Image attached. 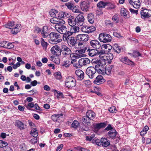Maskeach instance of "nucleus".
<instances>
[{"label": "nucleus", "mask_w": 151, "mask_h": 151, "mask_svg": "<svg viewBox=\"0 0 151 151\" xmlns=\"http://www.w3.org/2000/svg\"><path fill=\"white\" fill-rule=\"evenodd\" d=\"M49 37L50 38L48 40L49 42L51 44H56L62 41V39H59L60 37V34L56 32H52L50 33L49 35Z\"/></svg>", "instance_id": "nucleus-1"}, {"label": "nucleus", "mask_w": 151, "mask_h": 151, "mask_svg": "<svg viewBox=\"0 0 151 151\" xmlns=\"http://www.w3.org/2000/svg\"><path fill=\"white\" fill-rule=\"evenodd\" d=\"M65 23L64 20H61L60 22V23L55 25V27L56 30L60 34L65 33L67 31V29L66 27L63 25Z\"/></svg>", "instance_id": "nucleus-2"}, {"label": "nucleus", "mask_w": 151, "mask_h": 151, "mask_svg": "<svg viewBox=\"0 0 151 151\" xmlns=\"http://www.w3.org/2000/svg\"><path fill=\"white\" fill-rule=\"evenodd\" d=\"M61 53L64 57L68 58L69 57H74V54L72 53L71 49L67 46L63 45L61 47Z\"/></svg>", "instance_id": "nucleus-3"}, {"label": "nucleus", "mask_w": 151, "mask_h": 151, "mask_svg": "<svg viewBox=\"0 0 151 151\" xmlns=\"http://www.w3.org/2000/svg\"><path fill=\"white\" fill-rule=\"evenodd\" d=\"M99 38L100 41L104 43L109 42L112 39L110 35L105 33L100 34Z\"/></svg>", "instance_id": "nucleus-4"}, {"label": "nucleus", "mask_w": 151, "mask_h": 151, "mask_svg": "<svg viewBox=\"0 0 151 151\" xmlns=\"http://www.w3.org/2000/svg\"><path fill=\"white\" fill-rule=\"evenodd\" d=\"M76 84V81L71 76L67 77L65 80V85L66 87L69 88L75 86Z\"/></svg>", "instance_id": "nucleus-5"}, {"label": "nucleus", "mask_w": 151, "mask_h": 151, "mask_svg": "<svg viewBox=\"0 0 151 151\" xmlns=\"http://www.w3.org/2000/svg\"><path fill=\"white\" fill-rule=\"evenodd\" d=\"M96 72L95 67L92 66L88 67L86 69V73L90 78L92 79L95 76Z\"/></svg>", "instance_id": "nucleus-6"}, {"label": "nucleus", "mask_w": 151, "mask_h": 151, "mask_svg": "<svg viewBox=\"0 0 151 151\" xmlns=\"http://www.w3.org/2000/svg\"><path fill=\"white\" fill-rule=\"evenodd\" d=\"M90 60L87 58H82L78 60V68H80L83 66H86L90 63Z\"/></svg>", "instance_id": "nucleus-7"}, {"label": "nucleus", "mask_w": 151, "mask_h": 151, "mask_svg": "<svg viewBox=\"0 0 151 151\" xmlns=\"http://www.w3.org/2000/svg\"><path fill=\"white\" fill-rule=\"evenodd\" d=\"M89 38V36L87 34H78L76 37V40L84 42H87Z\"/></svg>", "instance_id": "nucleus-8"}, {"label": "nucleus", "mask_w": 151, "mask_h": 151, "mask_svg": "<svg viewBox=\"0 0 151 151\" xmlns=\"http://www.w3.org/2000/svg\"><path fill=\"white\" fill-rule=\"evenodd\" d=\"M70 16V14L68 12H61L57 14L56 17L58 20H64V19L65 17H68Z\"/></svg>", "instance_id": "nucleus-9"}, {"label": "nucleus", "mask_w": 151, "mask_h": 151, "mask_svg": "<svg viewBox=\"0 0 151 151\" xmlns=\"http://www.w3.org/2000/svg\"><path fill=\"white\" fill-rule=\"evenodd\" d=\"M90 45L92 47L95 49H99L101 47L100 43L98 40H92L90 41Z\"/></svg>", "instance_id": "nucleus-10"}, {"label": "nucleus", "mask_w": 151, "mask_h": 151, "mask_svg": "<svg viewBox=\"0 0 151 151\" xmlns=\"http://www.w3.org/2000/svg\"><path fill=\"white\" fill-rule=\"evenodd\" d=\"M51 51L52 54L56 55H59L61 53V48L60 49L58 45H55L51 48Z\"/></svg>", "instance_id": "nucleus-11"}, {"label": "nucleus", "mask_w": 151, "mask_h": 151, "mask_svg": "<svg viewBox=\"0 0 151 151\" xmlns=\"http://www.w3.org/2000/svg\"><path fill=\"white\" fill-rule=\"evenodd\" d=\"M76 22L78 26H82L84 23L85 19L81 14H78L75 18Z\"/></svg>", "instance_id": "nucleus-12"}, {"label": "nucleus", "mask_w": 151, "mask_h": 151, "mask_svg": "<svg viewBox=\"0 0 151 151\" xmlns=\"http://www.w3.org/2000/svg\"><path fill=\"white\" fill-rule=\"evenodd\" d=\"M105 81V80L102 76L98 75L96 77L95 80L93 81V83L96 84L100 85L104 83Z\"/></svg>", "instance_id": "nucleus-13"}, {"label": "nucleus", "mask_w": 151, "mask_h": 151, "mask_svg": "<svg viewBox=\"0 0 151 151\" xmlns=\"http://www.w3.org/2000/svg\"><path fill=\"white\" fill-rule=\"evenodd\" d=\"M75 74L77 76L78 80H82L84 77V73L81 70H77L75 71Z\"/></svg>", "instance_id": "nucleus-14"}, {"label": "nucleus", "mask_w": 151, "mask_h": 151, "mask_svg": "<svg viewBox=\"0 0 151 151\" xmlns=\"http://www.w3.org/2000/svg\"><path fill=\"white\" fill-rule=\"evenodd\" d=\"M21 26L20 24H16L13 28L11 29V32L12 34L16 35L21 30Z\"/></svg>", "instance_id": "nucleus-15"}, {"label": "nucleus", "mask_w": 151, "mask_h": 151, "mask_svg": "<svg viewBox=\"0 0 151 151\" xmlns=\"http://www.w3.org/2000/svg\"><path fill=\"white\" fill-rule=\"evenodd\" d=\"M76 51V53L74 54V57L75 58H81L83 56V54L85 52L86 49H79Z\"/></svg>", "instance_id": "nucleus-16"}, {"label": "nucleus", "mask_w": 151, "mask_h": 151, "mask_svg": "<svg viewBox=\"0 0 151 151\" xmlns=\"http://www.w3.org/2000/svg\"><path fill=\"white\" fill-rule=\"evenodd\" d=\"M129 2L130 4L136 9H138L140 7V3L139 0H129Z\"/></svg>", "instance_id": "nucleus-17"}, {"label": "nucleus", "mask_w": 151, "mask_h": 151, "mask_svg": "<svg viewBox=\"0 0 151 151\" xmlns=\"http://www.w3.org/2000/svg\"><path fill=\"white\" fill-rule=\"evenodd\" d=\"M141 14L144 17H150L151 16V10L144 9L141 11Z\"/></svg>", "instance_id": "nucleus-18"}, {"label": "nucleus", "mask_w": 151, "mask_h": 151, "mask_svg": "<svg viewBox=\"0 0 151 151\" xmlns=\"http://www.w3.org/2000/svg\"><path fill=\"white\" fill-rule=\"evenodd\" d=\"M81 9L83 11H86L88 10L89 7V2L88 1L83 2L81 5Z\"/></svg>", "instance_id": "nucleus-19"}, {"label": "nucleus", "mask_w": 151, "mask_h": 151, "mask_svg": "<svg viewBox=\"0 0 151 151\" xmlns=\"http://www.w3.org/2000/svg\"><path fill=\"white\" fill-rule=\"evenodd\" d=\"M68 21L69 25L71 27H73L77 24L76 19L73 16L69 18Z\"/></svg>", "instance_id": "nucleus-20"}, {"label": "nucleus", "mask_w": 151, "mask_h": 151, "mask_svg": "<svg viewBox=\"0 0 151 151\" xmlns=\"http://www.w3.org/2000/svg\"><path fill=\"white\" fill-rule=\"evenodd\" d=\"M110 144V141L107 139L105 138H102L101 139L100 146L101 145L103 147H106L109 146Z\"/></svg>", "instance_id": "nucleus-21"}, {"label": "nucleus", "mask_w": 151, "mask_h": 151, "mask_svg": "<svg viewBox=\"0 0 151 151\" xmlns=\"http://www.w3.org/2000/svg\"><path fill=\"white\" fill-rule=\"evenodd\" d=\"M41 34L43 38H46L48 36H49V31L47 27H43Z\"/></svg>", "instance_id": "nucleus-22"}, {"label": "nucleus", "mask_w": 151, "mask_h": 151, "mask_svg": "<svg viewBox=\"0 0 151 151\" xmlns=\"http://www.w3.org/2000/svg\"><path fill=\"white\" fill-rule=\"evenodd\" d=\"M101 64L96 65H95V68L96 70H99L100 69H102L105 68L104 65L106 64V62L104 60H101V62H100Z\"/></svg>", "instance_id": "nucleus-23"}, {"label": "nucleus", "mask_w": 151, "mask_h": 151, "mask_svg": "<svg viewBox=\"0 0 151 151\" xmlns=\"http://www.w3.org/2000/svg\"><path fill=\"white\" fill-rule=\"evenodd\" d=\"M86 115L91 120L93 119L96 116L95 113L91 110L88 111L86 113Z\"/></svg>", "instance_id": "nucleus-24"}, {"label": "nucleus", "mask_w": 151, "mask_h": 151, "mask_svg": "<svg viewBox=\"0 0 151 151\" xmlns=\"http://www.w3.org/2000/svg\"><path fill=\"white\" fill-rule=\"evenodd\" d=\"M108 134L109 137L111 139H114L116 136L118 137L117 132L115 129L110 130L108 133Z\"/></svg>", "instance_id": "nucleus-25"}, {"label": "nucleus", "mask_w": 151, "mask_h": 151, "mask_svg": "<svg viewBox=\"0 0 151 151\" xmlns=\"http://www.w3.org/2000/svg\"><path fill=\"white\" fill-rule=\"evenodd\" d=\"M15 125L20 130L24 129V123L19 120L16 121L15 122Z\"/></svg>", "instance_id": "nucleus-26"}, {"label": "nucleus", "mask_w": 151, "mask_h": 151, "mask_svg": "<svg viewBox=\"0 0 151 151\" xmlns=\"http://www.w3.org/2000/svg\"><path fill=\"white\" fill-rule=\"evenodd\" d=\"M114 66L113 65H108L105 68L104 75L106 74L107 75H109L111 73V70L112 68L114 67Z\"/></svg>", "instance_id": "nucleus-27"}, {"label": "nucleus", "mask_w": 151, "mask_h": 151, "mask_svg": "<svg viewBox=\"0 0 151 151\" xmlns=\"http://www.w3.org/2000/svg\"><path fill=\"white\" fill-rule=\"evenodd\" d=\"M107 125L106 122L99 123L96 124L95 126V128L97 131L101 128L105 127Z\"/></svg>", "instance_id": "nucleus-28"}, {"label": "nucleus", "mask_w": 151, "mask_h": 151, "mask_svg": "<svg viewBox=\"0 0 151 151\" xmlns=\"http://www.w3.org/2000/svg\"><path fill=\"white\" fill-rule=\"evenodd\" d=\"M76 40L74 37H71L68 40V43L69 44L70 46H75L76 43Z\"/></svg>", "instance_id": "nucleus-29"}, {"label": "nucleus", "mask_w": 151, "mask_h": 151, "mask_svg": "<svg viewBox=\"0 0 151 151\" xmlns=\"http://www.w3.org/2000/svg\"><path fill=\"white\" fill-rule=\"evenodd\" d=\"M87 51L88 52L89 55L93 57L97 55V53H98V50H97L88 49Z\"/></svg>", "instance_id": "nucleus-30"}, {"label": "nucleus", "mask_w": 151, "mask_h": 151, "mask_svg": "<svg viewBox=\"0 0 151 151\" xmlns=\"http://www.w3.org/2000/svg\"><path fill=\"white\" fill-rule=\"evenodd\" d=\"M121 61L129 65H131L133 63V62L129 59L127 58L124 57L121 59Z\"/></svg>", "instance_id": "nucleus-31"}, {"label": "nucleus", "mask_w": 151, "mask_h": 151, "mask_svg": "<svg viewBox=\"0 0 151 151\" xmlns=\"http://www.w3.org/2000/svg\"><path fill=\"white\" fill-rule=\"evenodd\" d=\"M63 116L62 114H56L51 116V119L54 121H57L60 117Z\"/></svg>", "instance_id": "nucleus-32"}, {"label": "nucleus", "mask_w": 151, "mask_h": 151, "mask_svg": "<svg viewBox=\"0 0 151 151\" xmlns=\"http://www.w3.org/2000/svg\"><path fill=\"white\" fill-rule=\"evenodd\" d=\"M30 134L34 137H36L38 135V132L35 128H33L31 129Z\"/></svg>", "instance_id": "nucleus-33"}, {"label": "nucleus", "mask_w": 151, "mask_h": 151, "mask_svg": "<svg viewBox=\"0 0 151 151\" xmlns=\"http://www.w3.org/2000/svg\"><path fill=\"white\" fill-rule=\"evenodd\" d=\"M88 20L89 23H93L94 20V15L92 13L89 14L88 16Z\"/></svg>", "instance_id": "nucleus-34"}, {"label": "nucleus", "mask_w": 151, "mask_h": 151, "mask_svg": "<svg viewBox=\"0 0 151 151\" xmlns=\"http://www.w3.org/2000/svg\"><path fill=\"white\" fill-rule=\"evenodd\" d=\"M107 2L102 1H100L97 4V6L99 8H105L107 5Z\"/></svg>", "instance_id": "nucleus-35"}, {"label": "nucleus", "mask_w": 151, "mask_h": 151, "mask_svg": "<svg viewBox=\"0 0 151 151\" xmlns=\"http://www.w3.org/2000/svg\"><path fill=\"white\" fill-rule=\"evenodd\" d=\"M16 24L14 22L12 21L8 22L7 24L5 25V26L6 28L12 29Z\"/></svg>", "instance_id": "nucleus-36"}, {"label": "nucleus", "mask_w": 151, "mask_h": 151, "mask_svg": "<svg viewBox=\"0 0 151 151\" xmlns=\"http://www.w3.org/2000/svg\"><path fill=\"white\" fill-rule=\"evenodd\" d=\"M148 129L149 127L147 126H145L140 132V135L142 137L144 136L147 133Z\"/></svg>", "instance_id": "nucleus-37"}, {"label": "nucleus", "mask_w": 151, "mask_h": 151, "mask_svg": "<svg viewBox=\"0 0 151 151\" xmlns=\"http://www.w3.org/2000/svg\"><path fill=\"white\" fill-rule=\"evenodd\" d=\"M53 75L57 80H60L62 79V76L60 72L54 73Z\"/></svg>", "instance_id": "nucleus-38"}, {"label": "nucleus", "mask_w": 151, "mask_h": 151, "mask_svg": "<svg viewBox=\"0 0 151 151\" xmlns=\"http://www.w3.org/2000/svg\"><path fill=\"white\" fill-rule=\"evenodd\" d=\"M78 49H87L86 44L82 42H79L78 43Z\"/></svg>", "instance_id": "nucleus-39"}, {"label": "nucleus", "mask_w": 151, "mask_h": 151, "mask_svg": "<svg viewBox=\"0 0 151 151\" xmlns=\"http://www.w3.org/2000/svg\"><path fill=\"white\" fill-rule=\"evenodd\" d=\"M120 13L122 16L124 17H126L128 14L127 11L124 8H121Z\"/></svg>", "instance_id": "nucleus-40"}, {"label": "nucleus", "mask_w": 151, "mask_h": 151, "mask_svg": "<svg viewBox=\"0 0 151 151\" xmlns=\"http://www.w3.org/2000/svg\"><path fill=\"white\" fill-rule=\"evenodd\" d=\"M113 49L116 52L119 53L121 52V48L120 46H119L117 44H114Z\"/></svg>", "instance_id": "nucleus-41"}, {"label": "nucleus", "mask_w": 151, "mask_h": 151, "mask_svg": "<svg viewBox=\"0 0 151 151\" xmlns=\"http://www.w3.org/2000/svg\"><path fill=\"white\" fill-rule=\"evenodd\" d=\"M128 54L131 55L132 57L134 58L141 56V54L138 52L136 51H134L132 53H128Z\"/></svg>", "instance_id": "nucleus-42"}, {"label": "nucleus", "mask_w": 151, "mask_h": 151, "mask_svg": "<svg viewBox=\"0 0 151 151\" xmlns=\"http://www.w3.org/2000/svg\"><path fill=\"white\" fill-rule=\"evenodd\" d=\"M70 29L72 32L73 33L78 32L79 31V28L78 26L72 27Z\"/></svg>", "instance_id": "nucleus-43"}, {"label": "nucleus", "mask_w": 151, "mask_h": 151, "mask_svg": "<svg viewBox=\"0 0 151 151\" xmlns=\"http://www.w3.org/2000/svg\"><path fill=\"white\" fill-rule=\"evenodd\" d=\"M107 6L109 9H114L116 7V6L115 5V4L114 3H110L107 2Z\"/></svg>", "instance_id": "nucleus-44"}, {"label": "nucleus", "mask_w": 151, "mask_h": 151, "mask_svg": "<svg viewBox=\"0 0 151 151\" xmlns=\"http://www.w3.org/2000/svg\"><path fill=\"white\" fill-rule=\"evenodd\" d=\"M65 5L69 9H72L74 6L73 3L72 2L66 3L65 4Z\"/></svg>", "instance_id": "nucleus-45"}, {"label": "nucleus", "mask_w": 151, "mask_h": 151, "mask_svg": "<svg viewBox=\"0 0 151 151\" xmlns=\"http://www.w3.org/2000/svg\"><path fill=\"white\" fill-rule=\"evenodd\" d=\"M82 120L83 122H84L87 124L90 123L91 120L88 118V116H87L86 115V116H83Z\"/></svg>", "instance_id": "nucleus-46"}, {"label": "nucleus", "mask_w": 151, "mask_h": 151, "mask_svg": "<svg viewBox=\"0 0 151 151\" xmlns=\"http://www.w3.org/2000/svg\"><path fill=\"white\" fill-rule=\"evenodd\" d=\"M50 22L53 24H57L60 23V22L61 21L58 20L56 17L53 18L51 19L50 20Z\"/></svg>", "instance_id": "nucleus-47"}, {"label": "nucleus", "mask_w": 151, "mask_h": 151, "mask_svg": "<svg viewBox=\"0 0 151 151\" xmlns=\"http://www.w3.org/2000/svg\"><path fill=\"white\" fill-rule=\"evenodd\" d=\"M79 125V123L78 121L74 120L72 124V127L74 128H76L78 127Z\"/></svg>", "instance_id": "nucleus-48"}, {"label": "nucleus", "mask_w": 151, "mask_h": 151, "mask_svg": "<svg viewBox=\"0 0 151 151\" xmlns=\"http://www.w3.org/2000/svg\"><path fill=\"white\" fill-rule=\"evenodd\" d=\"M41 44L44 49H46L47 46V43L45 42L42 38L41 39Z\"/></svg>", "instance_id": "nucleus-49"}, {"label": "nucleus", "mask_w": 151, "mask_h": 151, "mask_svg": "<svg viewBox=\"0 0 151 151\" xmlns=\"http://www.w3.org/2000/svg\"><path fill=\"white\" fill-rule=\"evenodd\" d=\"M55 91H56L57 92L56 96L57 98L58 99H60L63 98V95L62 93L58 92L56 90H55Z\"/></svg>", "instance_id": "nucleus-50"}, {"label": "nucleus", "mask_w": 151, "mask_h": 151, "mask_svg": "<svg viewBox=\"0 0 151 151\" xmlns=\"http://www.w3.org/2000/svg\"><path fill=\"white\" fill-rule=\"evenodd\" d=\"M57 10H52L49 12V14L51 17L54 18L56 17L57 13Z\"/></svg>", "instance_id": "nucleus-51"}, {"label": "nucleus", "mask_w": 151, "mask_h": 151, "mask_svg": "<svg viewBox=\"0 0 151 151\" xmlns=\"http://www.w3.org/2000/svg\"><path fill=\"white\" fill-rule=\"evenodd\" d=\"M96 28L93 26L88 27V30L87 33H89L90 32H93L96 30Z\"/></svg>", "instance_id": "nucleus-52"}, {"label": "nucleus", "mask_w": 151, "mask_h": 151, "mask_svg": "<svg viewBox=\"0 0 151 151\" xmlns=\"http://www.w3.org/2000/svg\"><path fill=\"white\" fill-rule=\"evenodd\" d=\"M8 144L7 143L4 141L0 140V148L6 147Z\"/></svg>", "instance_id": "nucleus-53"}, {"label": "nucleus", "mask_w": 151, "mask_h": 151, "mask_svg": "<svg viewBox=\"0 0 151 151\" xmlns=\"http://www.w3.org/2000/svg\"><path fill=\"white\" fill-rule=\"evenodd\" d=\"M92 142L93 143L99 146H100V140L98 139L95 138L92 140Z\"/></svg>", "instance_id": "nucleus-54"}, {"label": "nucleus", "mask_w": 151, "mask_h": 151, "mask_svg": "<svg viewBox=\"0 0 151 151\" xmlns=\"http://www.w3.org/2000/svg\"><path fill=\"white\" fill-rule=\"evenodd\" d=\"M112 19L115 22L118 23L119 20L118 15L117 14H115L113 17Z\"/></svg>", "instance_id": "nucleus-55"}, {"label": "nucleus", "mask_w": 151, "mask_h": 151, "mask_svg": "<svg viewBox=\"0 0 151 151\" xmlns=\"http://www.w3.org/2000/svg\"><path fill=\"white\" fill-rule=\"evenodd\" d=\"M108 110L110 112L112 113H115L116 111V107L114 106L109 108Z\"/></svg>", "instance_id": "nucleus-56"}, {"label": "nucleus", "mask_w": 151, "mask_h": 151, "mask_svg": "<svg viewBox=\"0 0 151 151\" xmlns=\"http://www.w3.org/2000/svg\"><path fill=\"white\" fill-rule=\"evenodd\" d=\"M95 134H93L90 136H86V139L87 141H91L92 139L95 137Z\"/></svg>", "instance_id": "nucleus-57"}, {"label": "nucleus", "mask_w": 151, "mask_h": 151, "mask_svg": "<svg viewBox=\"0 0 151 151\" xmlns=\"http://www.w3.org/2000/svg\"><path fill=\"white\" fill-rule=\"evenodd\" d=\"M34 103L33 102H31L29 103L26 107L29 110L30 108L34 107Z\"/></svg>", "instance_id": "nucleus-58"}, {"label": "nucleus", "mask_w": 151, "mask_h": 151, "mask_svg": "<svg viewBox=\"0 0 151 151\" xmlns=\"http://www.w3.org/2000/svg\"><path fill=\"white\" fill-rule=\"evenodd\" d=\"M6 48L8 49H11L13 48L14 47V45L12 43H9L7 42L6 43Z\"/></svg>", "instance_id": "nucleus-59"}, {"label": "nucleus", "mask_w": 151, "mask_h": 151, "mask_svg": "<svg viewBox=\"0 0 151 151\" xmlns=\"http://www.w3.org/2000/svg\"><path fill=\"white\" fill-rule=\"evenodd\" d=\"M103 47L105 49L107 50L106 51H107V50H110L111 48V45H109L104 44L103 45Z\"/></svg>", "instance_id": "nucleus-60"}, {"label": "nucleus", "mask_w": 151, "mask_h": 151, "mask_svg": "<svg viewBox=\"0 0 151 151\" xmlns=\"http://www.w3.org/2000/svg\"><path fill=\"white\" fill-rule=\"evenodd\" d=\"M107 59L108 60H110L113 59V55L111 53H110L108 54V55L106 57Z\"/></svg>", "instance_id": "nucleus-61"}, {"label": "nucleus", "mask_w": 151, "mask_h": 151, "mask_svg": "<svg viewBox=\"0 0 151 151\" xmlns=\"http://www.w3.org/2000/svg\"><path fill=\"white\" fill-rule=\"evenodd\" d=\"M63 39L64 41H66L67 40L68 41V40L69 39V38H68L69 36L66 34V32L65 33H63Z\"/></svg>", "instance_id": "nucleus-62"}, {"label": "nucleus", "mask_w": 151, "mask_h": 151, "mask_svg": "<svg viewBox=\"0 0 151 151\" xmlns=\"http://www.w3.org/2000/svg\"><path fill=\"white\" fill-rule=\"evenodd\" d=\"M88 30V26H84L81 28V30L82 32L87 33Z\"/></svg>", "instance_id": "nucleus-63"}, {"label": "nucleus", "mask_w": 151, "mask_h": 151, "mask_svg": "<svg viewBox=\"0 0 151 151\" xmlns=\"http://www.w3.org/2000/svg\"><path fill=\"white\" fill-rule=\"evenodd\" d=\"M41 29L38 27H35L34 28V32L35 33H38L41 32Z\"/></svg>", "instance_id": "nucleus-64"}]
</instances>
